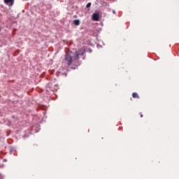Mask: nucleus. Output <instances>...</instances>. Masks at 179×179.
<instances>
[{
	"mask_svg": "<svg viewBox=\"0 0 179 179\" xmlns=\"http://www.w3.org/2000/svg\"><path fill=\"white\" fill-rule=\"evenodd\" d=\"M90 6H92V3H88L86 5V8H90Z\"/></svg>",
	"mask_w": 179,
	"mask_h": 179,
	"instance_id": "obj_6",
	"label": "nucleus"
},
{
	"mask_svg": "<svg viewBox=\"0 0 179 179\" xmlns=\"http://www.w3.org/2000/svg\"><path fill=\"white\" fill-rule=\"evenodd\" d=\"M92 20L94 22H99V20H100V15L99 13H95L92 15Z\"/></svg>",
	"mask_w": 179,
	"mask_h": 179,
	"instance_id": "obj_2",
	"label": "nucleus"
},
{
	"mask_svg": "<svg viewBox=\"0 0 179 179\" xmlns=\"http://www.w3.org/2000/svg\"><path fill=\"white\" fill-rule=\"evenodd\" d=\"M80 55V53L78 52H74V57H72V56L69 53H66L65 55V59L69 65V66H71L72 65V62H73V59H79V56Z\"/></svg>",
	"mask_w": 179,
	"mask_h": 179,
	"instance_id": "obj_1",
	"label": "nucleus"
},
{
	"mask_svg": "<svg viewBox=\"0 0 179 179\" xmlns=\"http://www.w3.org/2000/svg\"><path fill=\"white\" fill-rule=\"evenodd\" d=\"M3 162H8V159H3Z\"/></svg>",
	"mask_w": 179,
	"mask_h": 179,
	"instance_id": "obj_8",
	"label": "nucleus"
},
{
	"mask_svg": "<svg viewBox=\"0 0 179 179\" xmlns=\"http://www.w3.org/2000/svg\"><path fill=\"white\" fill-rule=\"evenodd\" d=\"M142 117H143V115L141 114V117L142 118Z\"/></svg>",
	"mask_w": 179,
	"mask_h": 179,
	"instance_id": "obj_9",
	"label": "nucleus"
},
{
	"mask_svg": "<svg viewBox=\"0 0 179 179\" xmlns=\"http://www.w3.org/2000/svg\"><path fill=\"white\" fill-rule=\"evenodd\" d=\"M132 97H133V99H139V95L138 94V93L134 92L132 94Z\"/></svg>",
	"mask_w": 179,
	"mask_h": 179,
	"instance_id": "obj_4",
	"label": "nucleus"
},
{
	"mask_svg": "<svg viewBox=\"0 0 179 179\" xmlns=\"http://www.w3.org/2000/svg\"><path fill=\"white\" fill-rule=\"evenodd\" d=\"M0 31H1V28H0Z\"/></svg>",
	"mask_w": 179,
	"mask_h": 179,
	"instance_id": "obj_10",
	"label": "nucleus"
},
{
	"mask_svg": "<svg viewBox=\"0 0 179 179\" xmlns=\"http://www.w3.org/2000/svg\"><path fill=\"white\" fill-rule=\"evenodd\" d=\"M0 179H3V176L2 174H0Z\"/></svg>",
	"mask_w": 179,
	"mask_h": 179,
	"instance_id": "obj_7",
	"label": "nucleus"
},
{
	"mask_svg": "<svg viewBox=\"0 0 179 179\" xmlns=\"http://www.w3.org/2000/svg\"><path fill=\"white\" fill-rule=\"evenodd\" d=\"M73 24L76 25V26H79V24H80V21H79V20H75L73 21Z\"/></svg>",
	"mask_w": 179,
	"mask_h": 179,
	"instance_id": "obj_5",
	"label": "nucleus"
},
{
	"mask_svg": "<svg viewBox=\"0 0 179 179\" xmlns=\"http://www.w3.org/2000/svg\"><path fill=\"white\" fill-rule=\"evenodd\" d=\"M4 3L8 5V6H13V3H15V0H4Z\"/></svg>",
	"mask_w": 179,
	"mask_h": 179,
	"instance_id": "obj_3",
	"label": "nucleus"
}]
</instances>
